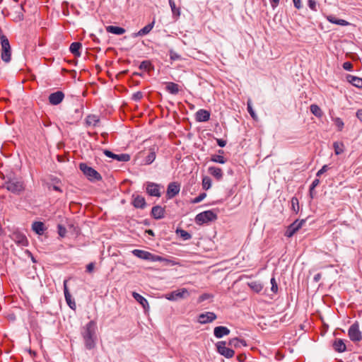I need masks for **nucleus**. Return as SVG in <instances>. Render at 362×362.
<instances>
[{"instance_id":"nucleus-55","label":"nucleus","mask_w":362,"mask_h":362,"mask_svg":"<svg viewBox=\"0 0 362 362\" xmlns=\"http://www.w3.org/2000/svg\"><path fill=\"white\" fill-rule=\"evenodd\" d=\"M94 267H95L94 263L91 262V263L88 264L86 267V271L88 272H92L94 269Z\"/></svg>"},{"instance_id":"nucleus-40","label":"nucleus","mask_w":362,"mask_h":362,"mask_svg":"<svg viewBox=\"0 0 362 362\" xmlns=\"http://www.w3.org/2000/svg\"><path fill=\"white\" fill-rule=\"evenodd\" d=\"M176 233L185 240H189L192 238V235L187 231L182 229H177Z\"/></svg>"},{"instance_id":"nucleus-4","label":"nucleus","mask_w":362,"mask_h":362,"mask_svg":"<svg viewBox=\"0 0 362 362\" xmlns=\"http://www.w3.org/2000/svg\"><path fill=\"white\" fill-rule=\"evenodd\" d=\"M1 59L8 63L11 61V49L8 38L2 35L1 37Z\"/></svg>"},{"instance_id":"nucleus-43","label":"nucleus","mask_w":362,"mask_h":362,"mask_svg":"<svg viewBox=\"0 0 362 362\" xmlns=\"http://www.w3.org/2000/svg\"><path fill=\"white\" fill-rule=\"evenodd\" d=\"M332 121L334 124V125L339 129H342L344 127V122L339 117H334L332 118Z\"/></svg>"},{"instance_id":"nucleus-16","label":"nucleus","mask_w":362,"mask_h":362,"mask_svg":"<svg viewBox=\"0 0 362 362\" xmlns=\"http://www.w3.org/2000/svg\"><path fill=\"white\" fill-rule=\"evenodd\" d=\"M146 192L151 196L158 197L160 196L159 185L153 182L148 183Z\"/></svg>"},{"instance_id":"nucleus-49","label":"nucleus","mask_w":362,"mask_h":362,"mask_svg":"<svg viewBox=\"0 0 362 362\" xmlns=\"http://www.w3.org/2000/svg\"><path fill=\"white\" fill-rule=\"evenodd\" d=\"M329 169V167L327 165H324L320 170H319L317 173V177H320L324 173L327 172Z\"/></svg>"},{"instance_id":"nucleus-38","label":"nucleus","mask_w":362,"mask_h":362,"mask_svg":"<svg viewBox=\"0 0 362 362\" xmlns=\"http://www.w3.org/2000/svg\"><path fill=\"white\" fill-rule=\"evenodd\" d=\"M291 210L295 213L298 214L300 209L299 202L297 197H293L291 200Z\"/></svg>"},{"instance_id":"nucleus-39","label":"nucleus","mask_w":362,"mask_h":362,"mask_svg":"<svg viewBox=\"0 0 362 362\" xmlns=\"http://www.w3.org/2000/svg\"><path fill=\"white\" fill-rule=\"evenodd\" d=\"M211 187V179L208 176L202 178V187L205 190H208Z\"/></svg>"},{"instance_id":"nucleus-35","label":"nucleus","mask_w":362,"mask_h":362,"mask_svg":"<svg viewBox=\"0 0 362 362\" xmlns=\"http://www.w3.org/2000/svg\"><path fill=\"white\" fill-rule=\"evenodd\" d=\"M310 112L317 117L321 118L323 115V112L321 108L315 104H313L310 107Z\"/></svg>"},{"instance_id":"nucleus-29","label":"nucleus","mask_w":362,"mask_h":362,"mask_svg":"<svg viewBox=\"0 0 362 362\" xmlns=\"http://www.w3.org/2000/svg\"><path fill=\"white\" fill-rule=\"evenodd\" d=\"M347 81L351 83L353 86L357 87V88H361L362 87V78H358L355 76L352 75H348Z\"/></svg>"},{"instance_id":"nucleus-10","label":"nucleus","mask_w":362,"mask_h":362,"mask_svg":"<svg viewBox=\"0 0 362 362\" xmlns=\"http://www.w3.org/2000/svg\"><path fill=\"white\" fill-rule=\"evenodd\" d=\"M348 334L350 339L353 341H360L362 339L358 323H354L349 327Z\"/></svg>"},{"instance_id":"nucleus-41","label":"nucleus","mask_w":362,"mask_h":362,"mask_svg":"<svg viewBox=\"0 0 362 362\" xmlns=\"http://www.w3.org/2000/svg\"><path fill=\"white\" fill-rule=\"evenodd\" d=\"M139 69L144 71H149L153 69V67L149 61H144L140 64Z\"/></svg>"},{"instance_id":"nucleus-20","label":"nucleus","mask_w":362,"mask_h":362,"mask_svg":"<svg viewBox=\"0 0 362 362\" xmlns=\"http://www.w3.org/2000/svg\"><path fill=\"white\" fill-rule=\"evenodd\" d=\"M208 173L217 180H221L223 176V170L220 168L215 166L209 167Z\"/></svg>"},{"instance_id":"nucleus-42","label":"nucleus","mask_w":362,"mask_h":362,"mask_svg":"<svg viewBox=\"0 0 362 362\" xmlns=\"http://www.w3.org/2000/svg\"><path fill=\"white\" fill-rule=\"evenodd\" d=\"M170 6L171 8L172 12L174 15L179 16L180 15V8H177L173 0H168Z\"/></svg>"},{"instance_id":"nucleus-18","label":"nucleus","mask_w":362,"mask_h":362,"mask_svg":"<svg viewBox=\"0 0 362 362\" xmlns=\"http://www.w3.org/2000/svg\"><path fill=\"white\" fill-rule=\"evenodd\" d=\"M230 329L224 326L216 327L214 329V336L218 338H222L224 336H227L230 334Z\"/></svg>"},{"instance_id":"nucleus-58","label":"nucleus","mask_w":362,"mask_h":362,"mask_svg":"<svg viewBox=\"0 0 362 362\" xmlns=\"http://www.w3.org/2000/svg\"><path fill=\"white\" fill-rule=\"evenodd\" d=\"M210 297L209 294L204 293L199 297V300L203 301L208 299Z\"/></svg>"},{"instance_id":"nucleus-5","label":"nucleus","mask_w":362,"mask_h":362,"mask_svg":"<svg viewBox=\"0 0 362 362\" xmlns=\"http://www.w3.org/2000/svg\"><path fill=\"white\" fill-rule=\"evenodd\" d=\"M216 219L217 214L211 210L201 212L195 217V221L197 224L206 223Z\"/></svg>"},{"instance_id":"nucleus-3","label":"nucleus","mask_w":362,"mask_h":362,"mask_svg":"<svg viewBox=\"0 0 362 362\" xmlns=\"http://www.w3.org/2000/svg\"><path fill=\"white\" fill-rule=\"evenodd\" d=\"M4 187L14 194H20L25 189L24 182L18 179H9L5 182Z\"/></svg>"},{"instance_id":"nucleus-51","label":"nucleus","mask_w":362,"mask_h":362,"mask_svg":"<svg viewBox=\"0 0 362 362\" xmlns=\"http://www.w3.org/2000/svg\"><path fill=\"white\" fill-rule=\"evenodd\" d=\"M67 304L71 309H74L76 307V303L74 300L71 299V296H70V298L69 299L65 298Z\"/></svg>"},{"instance_id":"nucleus-60","label":"nucleus","mask_w":362,"mask_h":362,"mask_svg":"<svg viewBox=\"0 0 362 362\" xmlns=\"http://www.w3.org/2000/svg\"><path fill=\"white\" fill-rule=\"evenodd\" d=\"M357 118L362 122V109L358 110L356 112Z\"/></svg>"},{"instance_id":"nucleus-23","label":"nucleus","mask_w":362,"mask_h":362,"mask_svg":"<svg viewBox=\"0 0 362 362\" xmlns=\"http://www.w3.org/2000/svg\"><path fill=\"white\" fill-rule=\"evenodd\" d=\"M133 197H134V199H133L132 203H133V205L134 207L139 208V209L144 208V206H146V201H145L144 197L139 196V195H136V196L134 195Z\"/></svg>"},{"instance_id":"nucleus-45","label":"nucleus","mask_w":362,"mask_h":362,"mask_svg":"<svg viewBox=\"0 0 362 362\" xmlns=\"http://www.w3.org/2000/svg\"><path fill=\"white\" fill-rule=\"evenodd\" d=\"M58 234L60 237L64 238L65 237L66 234V229L65 227L62 226V225H58Z\"/></svg>"},{"instance_id":"nucleus-12","label":"nucleus","mask_w":362,"mask_h":362,"mask_svg":"<svg viewBox=\"0 0 362 362\" xmlns=\"http://www.w3.org/2000/svg\"><path fill=\"white\" fill-rule=\"evenodd\" d=\"M216 319V315L213 312L202 313L198 317V322L201 324H206L213 322Z\"/></svg>"},{"instance_id":"nucleus-22","label":"nucleus","mask_w":362,"mask_h":362,"mask_svg":"<svg viewBox=\"0 0 362 362\" xmlns=\"http://www.w3.org/2000/svg\"><path fill=\"white\" fill-rule=\"evenodd\" d=\"M86 124L88 127L90 126H99L100 124V118L99 116L95 115H89L87 116L86 119Z\"/></svg>"},{"instance_id":"nucleus-50","label":"nucleus","mask_w":362,"mask_h":362,"mask_svg":"<svg viewBox=\"0 0 362 362\" xmlns=\"http://www.w3.org/2000/svg\"><path fill=\"white\" fill-rule=\"evenodd\" d=\"M66 282H67L66 280H65L64 281V293L65 298L69 299L70 298L71 294H70V293H69V291L68 290Z\"/></svg>"},{"instance_id":"nucleus-27","label":"nucleus","mask_w":362,"mask_h":362,"mask_svg":"<svg viewBox=\"0 0 362 362\" xmlns=\"http://www.w3.org/2000/svg\"><path fill=\"white\" fill-rule=\"evenodd\" d=\"M106 31L115 35H122L125 33V29L118 26L108 25L106 27Z\"/></svg>"},{"instance_id":"nucleus-56","label":"nucleus","mask_w":362,"mask_h":362,"mask_svg":"<svg viewBox=\"0 0 362 362\" xmlns=\"http://www.w3.org/2000/svg\"><path fill=\"white\" fill-rule=\"evenodd\" d=\"M293 4H294V6L299 9L301 8L302 5H301V1L300 0H293Z\"/></svg>"},{"instance_id":"nucleus-54","label":"nucleus","mask_w":362,"mask_h":362,"mask_svg":"<svg viewBox=\"0 0 362 362\" xmlns=\"http://www.w3.org/2000/svg\"><path fill=\"white\" fill-rule=\"evenodd\" d=\"M143 97L141 92H136L133 95V99L135 100H140Z\"/></svg>"},{"instance_id":"nucleus-6","label":"nucleus","mask_w":362,"mask_h":362,"mask_svg":"<svg viewBox=\"0 0 362 362\" xmlns=\"http://www.w3.org/2000/svg\"><path fill=\"white\" fill-rule=\"evenodd\" d=\"M79 168L90 180H100L102 178L95 170L88 166L86 163H81Z\"/></svg>"},{"instance_id":"nucleus-37","label":"nucleus","mask_w":362,"mask_h":362,"mask_svg":"<svg viewBox=\"0 0 362 362\" xmlns=\"http://www.w3.org/2000/svg\"><path fill=\"white\" fill-rule=\"evenodd\" d=\"M210 160L214 163H217L220 164H224L227 161L226 158L220 154L211 155Z\"/></svg>"},{"instance_id":"nucleus-26","label":"nucleus","mask_w":362,"mask_h":362,"mask_svg":"<svg viewBox=\"0 0 362 362\" xmlns=\"http://www.w3.org/2000/svg\"><path fill=\"white\" fill-rule=\"evenodd\" d=\"M247 286L255 293H259L263 288V284L259 281H253L247 283Z\"/></svg>"},{"instance_id":"nucleus-57","label":"nucleus","mask_w":362,"mask_h":362,"mask_svg":"<svg viewBox=\"0 0 362 362\" xmlns=\"http://www.w3.org/2000/svg\"><path fill=\"white\" fill-rule=\"evenodd\" d=\"M217 143H218V146H220L221 147H223L226 144V141L224 139H218Z\"/></svg>"},{"instance_id":"nucleus-59","label":"nucleus","mask_w":362,"mask_h":362,"mask_svg":"<svg viewBox=\"0 0 362 362\" xmlns=\"http://www.w3.org/2000/svg\"><path fill=\"white\" fill-rule=\"evenodd\" d=\"M272 6L274 8H276L279 3V0H270Z\"/></svg>"},{"instance_id":"nucleus-17","label":"nucleus","mask_w":362,"mask_h":362,"mask_svg":"<svg viewBox=\"0 0 362 362\" xmlns=\"http://www.w3.org/2000/svg\"><path fill=\"white\" fill-rule=\"evenodd\" d=\"M132 296L143 307L145 311H148L149 304L148 300L144 296L136 292H133Z\"/></svg>"},{"instance_id":"nucleus-64","label":"nucleus","mask_w":362,"mask_h":362,"mask_svg":"<svg viewBox=\"0 0 362 362\" xmlns=\"http://www.w3.org/2000/svg\"><path fill=\"white\" fill-rule=\"evenodd\" d=\"M57 159L59 161L62 162V159L61 158V157L59 156H57Z\"/></svg>"},{"instance_id":"nucleus-34","label":"nucleus","mask_w":362,"mask_h":362,"mask_svg":"<svg viewBox=\"0 0 362 362\" xmlns=\"http://www.w3.org/2000/svg\"><path fill=\"white\" fill-rule=\"evenodd\" d=\"M333 148L334 150V153L336 155H340L344 153L345 150V146L342 142L336 141L333 144Z\"/></svg>"},{"instance_id":"nucleus-1","label":"nucleus","mask_w":362,"mask_h":362,"mask_svg":"<svg viewBox=\"0 0 362 362\" xmlns=\"http://www.w3.org/2000/svg\"><path fill=\"white\" fill-rule=\"evenodd\" d=\"M96 324L94 321H90L84 327L82 336L86 347L91 349L95 346Z\"/></svg>"},{"instance_id":"nucleus-21","label":"nucleus","mask_w":362,"mask_h":362,"mask_svg":"<svg viewBox=\"0 0 362 362\" xmlns=\"http://www.w3.org/2000/svg\"><path fill=\"white\" fill-rule=\"evenodd\" d=\"M165 209L160 206H155L151 209V215L156 219H160L164 217Z\"/></svg>"},{"instance_id":"nucleus-48","label":"nucleus","mask_w":362,"mask_h":362,"mask_svg":"<svg viewBox=\"0 0 362 362\" xmlns=\"http://www.w3.org/2000/svg\"><path fill=\"white\" fill-rule=\"evenodd\" d=\"M247 105V110H248L249 113L250 114L252 117L255 119L256 117V115H255V112H254V110L252 109L251 101L248 100Z\"/></svg>"},{"instance_id":"nucleus-14","label":"nucleus","mask_w":362,"mask_h":362,"mask_svg":"<svg viewBox=\"0 0 362 362\" xmlns=\"http://www.w3.org/2000/svg\"><path fill=\"white\" fill-rule=\"evenodd\" d=\"M103 153L106 156L119 161L127 162L130 160V156L129 154H115L109 150H105Z\"/></svg>"},{"instance_id":"nucleus-44","label":"nucleus","mask_w":362,"mask_h":362,"mask_svg":"<svg viewBox=\"0 0 362 362\" xmlns=\"http://www.w3.org/2000/svg\"><path fill=\"white\" fill-rule=\"evenodd\" d=\"M308 5L312 11H317V2L315 0H308Z\"/></svg>"},{"instance_id":"nucleus-30","label":"nucleus","mask_w":362,"mask_h":362,"mask_svg":"<svg viewBox=\"0 0 362 362\" xmlns=\"http://www.w3.org/2000/svg\"><path fill=\"white\" fill-rule=\"evenodd\" d=\"M228 344H229L230 346H233L235 348H238V347H240L242 346H247V343H246L245 340L240 339H238V338L230 339L229 340Z\"/></svg>"},{"instance_id":"nucleus-8","label":"nucleus","mask_w":362,"mask_h":362,"mask_svg":"<svg viewBox=\"0 0 362 362\" xmlns=\"http://www.w3.org/2000/svg\"><path fill=\"white\" fill-rule=\"evenodd\" d=\"M187 296H189L187 289L183 288L167 293L165 297L169 300H177L180 298H184Z\"/></svg>"},{"instance_id":"nucleus-52","label":"nucleus","mask_w":362,"mask_h":362,"mask_svg":"<svg viewBox=\"0 0 362 362\" xmlns=\"http://www.w3.org/2000/svg\"><path fill=\"white\" fill-rule=\"evenodd\" d=\"M319 184L320 180L317 178L315 179L310 185V191L312 192Z\"/></svg>"},{"instance_id":"nucleus-11","label":"nucleus","mask_w":362,"mask_h":362,"mask_svg":"<svg viewBox=\"0 0 362 362\" xmlns=\"http://www.w3.org/2000/svg\"><path fill=\"white\" fill-rule=\"evenodd\" d=\"M305 223V220H296L289 225L285 232V236L288 238L292 237Z\"/></svg>"},{"instance_id":"nucleus-28","label":"nucleus","mask_w":362,"mask_h":362,"mask_svg":"<svg viewBox=\"0 0 362 362\" xmlns=\"http://www.w3.org/2000/svg\"><path fill=\"white\" fill-rule=\"evenodd\" d=\"M153 25H154V22H152L151 23L146 25L142 29H141L138 33H134L133 35V36L137 37V36H143V35H147L153 29Z\"/></svg>"},{"instance_id":"nucleus-61","label":"nucleus","mask_w":362,"mask_h":362,"mask_svg":"<svg viewBox=\"0 0 362 362\" xmlns=\"http://www.w3.org/2000/svg\"><path fill=\"white\" fill-rule=\"evenodd\" d=\"M321 279V274L318 273L317 274H315L313 277V279L315 282H317L320 281V279Z\"/></svg>"},{"instance_id":"nucleus-31","label":"nucleus","mask_w":362,"mask_h":362,"mask_svg":"<svg viewBox=\"0 0 362 362\" xmlns=\"http://www.w3.org/2000/svg\"><path fill=\"white\" fill-rule=\"evenodd\" d=\"M81 47L82 45L81 42H75L71 44L69 50L74 55L79 57L81 55L79 50Z\"/></svg>"},{"instance_id":"nucleus-36","label":"nucleus","mask_w":362,"mask_h":362,"mask_svg":"<svg viewBox=\"0 0 362 362\" xmlns=\"http://www.w3.org/2000/svg\"><path fill=\"white\" fill-rule=\"evenodd\" d=\"M156 159V150L155 147L151 148L148 155L145 158V163L149 165L152 163Z\"/></svg>"},{"instance_id":"nucleus-53","label":"nucleus","mask_w":362,"mask_h":362,"mask_svg":"<svg viewBox=\"0 0 362 362\" xmlns=\"http://www.w3.org/2000/svg\"><path fill=\"white\" fill-rule=\"evenodd\" d=\"M342 66L345 70L351 71L352 69L353 65L350 62H346L343 64Z\"/></svg>"},{"instance_id":"nucleus-33","label":"nucleus","mask_w":362,"mask_h":362,"mask_svg":"<svg viewBox=\"0 0 362 362\" xmlns=\"http://www.w3.org/2000/svg\"><path fill=\"white\" fill-rule=\"evenodd\" d=\"M166 90L171 94H177L180 91L179 86L173 82L166 83Z\"/></svg>"},{"instance_id":"nucleus-2","label":"nucleus","mask_w":362,"mask_h":362,"mask_svg":"<svg viewBox=\"0 0 362 362\" xmlns=\"http://www.w3.org/2000/svg\"><path fill=\"white\" fill-rule=\"evenodd\" d=\"M132 254L136 257L142 259L149 260L151 262H163L172 264L173 265L175 264V263L172 260L168 259L159 255H153L148 251L135 249L132 251Z\"/></svg>"},{"instance_id":"nucleus-19","label":"nucleus","mask_w":362,"mask_h":362,"mask_svg":"<svg viewBox=\"0 0 362 362\" xmlns=\"http://www.w3.org/2000/svg\"><path fill=\"white\" fill-rule=\"evenodd\" d=\"M195 118L197 122H206L210 118V112L208 110L201 109L196 112Z\"/></svg>"},{"instance_id":"nucleus-9","label":"nucleus","mask_w":362,"mask_h":362,"mask_svg":"<svg viewBox=\"0 0 362 362\" xmlns=\"http://www.w3.org/2000/svg\"><path fill=\"white\" fill-rule=\"evenodd\" d=\"M216 348H217L218 352L221 355L225 356L227 358H230L233 357V356L235 354V351L233 349H229L226 346V341H218L216 344Z\"/></svg>"},{"instance_id":"nucleus-46","label":"nucleus","mask_w":362,"mask_h":362,"mask_svg":"<svg viewBox=\"0 0 362 362\" xmlns=\"http://www.w3.org/2000/svg\"><path fill=\"white\" fill-rule=\"evenodd\" d=\"M272 288L271 290L274 293H276L278 291V285L274 277L271 279Z\"/></svg>"},{"instance_id":"nucleus-7","label":"nucleus","mask_w":362,"mask_h":362,"mask_svg":"<svg viewBox=\"0 0 362 362\" xmlns=\"http://www.w3.org/2000/svg\"><path fill=\"white\" fill-rule=\"evenodd\" d=\"M10 238L19 246L25 247L28 245V241L26 236L21 231H13L10 235Z\"/></svg>"},{"instance_id":"nucleus-32","label":"nucleus","mask_w":362,"mask_h":362,"mask_svg":"<svg viewBox=\"0 0 362 362\" xmlns=\"http://www.w3.org/2000/svg\"><path fill=\"white\" fill-rule=\"evenodd\" d=\"M327 19L329 22H330L332 23L342 25V26H346L349 24V23L347 22L346 21L343 20V19H338L334 16H328L327 17Z\"/></svg>"},{"instance_id":"nucleus-13","label":"nucleus","mask_w":362,"mask_h":362,"mask_svg":"<svg viewBox=\"0 0 362 362\" xmlns=\"http://www.w3.org/2000/svg\"><path fill=\"white\" fill-rule=\"evenodd\" d=\"M64 98V94L63 92L58 90L53 93H51L49 96V102L52 105H59L62 102Z\"/></svg>"},{"instance_id":"nucleus-24","label":"nucleus","mask_w":362,"mask_h":362,"mask_svg":"<svg viewBox=\"0 0 362 362\" xmlns=\"http://www.w3.org/2000/svg\"><path fill=\"white\" fill-rule=\"evenodd\" d=\"M333 347H334V349L339 353L344 352L346 349V344H344L343 340L339 339H336L334 341Z\"/></svg>"},{"instance_id":"nucleus-63","label":"nucleus","mask_w":362,"mask_h":362,"mask_svg":"<svg viewBox=\"0 0 362 362\" xmlns=\"http://www.w3.org/2000/svg\"><path fill=\"white\" fill-rule=\"evenodd\" d=\"M218 153L220 155H222V154L224 153V151H223V150H218Z\"/></svg>"},{"instance_id":"nucleus-15","label":"nucleus","mask_w":362,"mask_h":362,"mask_svg":"<svg viewBox=\"0 0 362 362\" xmlns=\"http://www.w3.org/2000/svg\"><path fill=\"white\" fill-rule=\"evenodd\" d=\"M180 190V186L177 182H171L168 185L166 195L168 199L175 197Z\"/></svg>"},{"instance_id":"nucleus-47","label":"nucleus","mask_w":362,"mask_h":362,"mask_svg":"<svg viewBox=\"0 0 362 362\" xmlns=\"http://www.w3.org/2000/svg\"><path fill=\"white\" fill-rule=\"evenodd\" d=\"M206 193L200 194L199 196H197L192 200V203H194V204L199 203L206 197Z\"/></svg>"},{"instance_id":"nucleus-25","label":"nucleus","mask_w":362,"mask_h":362,"mask_svg":"<svg viewBox=\"0 0 362 362\" xmlns=\"http://www.w3.org/2000/svg\"><path fill=\"white\" fill-rule=\"evenodd\" d=\"M32 229L37 235H42L44 231L45 230V224L40 221H35L32 225Z\"/></svg>"},{"instance_id":"nucleus-62","label":"nucleus","mask_w":362,"mask_h":362,"mask_svg":"<svg viewBox=\"0 0 362 362\" xmlns=\"http://www.w3.org/2000/svg\"><path fill=\"white\" fill-rule=\"evenodd\" d=\"M52 189L55 191H57V192H62V189L58 187V186H56V185H54L52 187Z\"/></svg>"}]
</instances>
